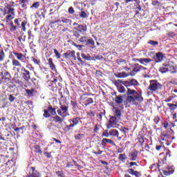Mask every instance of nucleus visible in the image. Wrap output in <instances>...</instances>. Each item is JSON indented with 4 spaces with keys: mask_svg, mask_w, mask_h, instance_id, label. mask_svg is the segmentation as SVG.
Wrapping results in <instances>:
<instances>
[{
    "mask_svg": "<svg viewBox=\"0 0 177 177\" xmlns=\"http://www.w3.org/2000/svg\"><path fill=\"white\" fill-rule=\"evenodd\" d=\"M13 55L16 56L17 60H20V62H23V57H24V55H23V54L14 52Z\"/></svg>",
    "mask_w": 177,
    "mask_h": 177,
    "instance_id": "36",
    "label": "nucleus"
},
{
    "mask_svg": "<svg viewBox=\"0 0 177 177\" xmlns=\"http://www.w3.org/2000/svg\"><path fill=\"white\" fill-rule=\"evenodd\" d=\"M148 44H149V45H152V46H156V45H158V41L154 40H149L148 41Z\"/></svg>",
    "mask_w": 177,
    "mask_h": 177,
    "instance_id": "51",
    "label": "nucleus"
},
{
    "mask_svg": "<svg viewBox=\"0 0 177 177\" xmlns=\"http://www.w3.org/2000/svg\"><path fill=\"white\" fill-rule=\"evenodd\" d=\"M21 71L22 73V78H24V80H25V81H30V80H31V74L30 73L26 68H24V67H22L21 68Z\"/></svg>",
    "mask_w": 177,
    "mask_h": 177,
    "instance_id": "13",
    "label": "nucleus"
},
{
    "mask_svg": "<svg viewBox=\"0 0 177 177\" xmlns=\"http://www.w3.org/2000/svg\"><path fill=\"white\" fill-rule=\"evenodd\" d=\"M167 106H169V110L171 113H174L177 109V102L174 101L173 103H167Z\"/></svg>",
    "mask_w": 177,
    "mask_h": 177,
    "instance_id": "17",
    "label": "nucleus"
},
{
    "mask_svg": "<svg viewBox=\"0 0 177 177\" xmlns=\"http://www.w3.org/2000/svg\"><path fill=\"white\" fill-rule=\"evenodd\" d=\"M10 31L11 32H13L14 31H16L17 30V26H15L13 22H11L10 24Z\"/></svg>",
    "mask_w": 177,
    "mask_h": 177,
    "instance_id": "39",
    "label": "nucleus"
},
{
    "mask_svg": "<svg viewBox=\"0 0 177 177\" xmlns=\"http://www.w3.org/2000/svg\"><path fill=\"white\" fill-rule=\"evenodd\" d=\"M120 131H121V132H123V133H124V135H126L128 131H129V129L122 127H121Z\"/></svg>",
    "mask_w": 177,
    "mask_h": 177,
    "instance_id": "53",
    "label": "nucleus"
},
{
    "mask_svg": "<svg viewBox=\"0 0 177 177\" xmlns=\"http://www.w3.org/2000/svg\"><path fill=\"white\" fill-rule=\"evenodd\" d=\"M5 59V51L2 50V45L0 44V62H3Z\"/></svg>",
    "mask_w": 177,
    "mask_h": 177,
    "instance_id": "32",
    "label": "nucleus"
},
{
    "mask_svg": "<svg viewBox=\"0 0 177 177\" xmlns=\"http://www.w3.org/2000/svg\"><path fill=\"white\" fill-rule=\"evenodd\" d=\"M53 121L55 122V124H62L63 121H64V118L59 115H55L54 117H53Z\"/></svg>",
    "mask_w": 177,
    "mask_h": 177,
    "instance_id": "19",
    "label": "nucleus"
},
{
    "mask_svg": "<svg viewBox=\"0 0 177 177\" xmlns=\"http://www.w3.org/2000/svg\"><path fill=\"white\" fill-rule=\"evenodd\" d=\"M93 96V94H89V93H84L82 95H80V100L82 102V103L84 104V106L86 107L87 106H89L90 104H93V99L91 97H88V96Z\"/></svg>",
    "mask_w": 177,
    "mask_h": 177,
    "instance_id": "6",
    "label": "nucleus"
},
{
    "mask_svg": "<svg viewBox=\"0 0 177 177\" xmlns=\"http://www.w3.org/2000/svg\"><path fill=\"white\" fill-rule=\"evenodd\" d=\"M127 158H128V157H127V155L125 153H122L119 155L118 159L120 161H125V160H127Z\"/></svg>",
    "mask_w": 177,
    "mask_h": 177,
    "instance_id": "40",
    "label": "nucleus"
},
{
    "mask_svg": "<svg viewBox=\"0 0 177 177\" xmlns=\"http://www.w3.org/2000/svg\"><path fill=\"white\" fill-rule=\"evenodd\" d=\"M106 115V111H104L103 112H100L97 115V118H98V120H100V121H102V118L103 117V115Z\"/></svg>",
    "mask_w": 177,
    "mask_h": 177,
    "instance_id": "46",
    "label": "nucleus"
},
{
    "mask_svg": "<svg viewBox=\"0 0 177 177\" xmlns=\"http://www.w3.org/2000/svg\"><path fill=\"white\" fill-rule=\"evenodd\" d=\"M56 175L59 177H66V176H64V173H63L62 170L56 171Z\"/></svg>",
    "mask_w": 177,
    "mask_h": 177,
    "instance_id": "54",
    "label": "nucleus"
},
{
    "mask_svg": "<svg viewBox=\"0 0 177 177\" xmlns=\"http://www.w3.org/2000/svg\"><path fill=\"white\" fill-rule=\"evenodd\" d=\"M28 177H41V174L35 169V167H29V176Z\"/></svg>",
    "mask_w": 177,
    "mask_h": 177,
    "instance_id": "14",
    "label": "nucleus"
},
{
    "mask_svg": "<svg viewBox=\"0 0 177 177\" xmlns=\"http://www.w3.org/2000/svg\"><path fill=\"white\" fill-rule=\"evenodd\" d=\"M64 59H66L68 60H77V57L75 56V50H68L66 53H63L62 55Z\"/></svg>",
    "mask_w": 177,
    "mask_h": 177,
    "instance_id": "10",
    "label": "nucleus"
},
{
    "mask_svg": "<svg viewBox=\"0 0 177 177\" xmlns=\"http://www.w3.org/2000/svg\"><path fill=\"white\" fill-rule=\"evenodd\" d=\"M124 68L129 73V75H131V77H133L135 74L140 71L141 68H143V66H138L137 67L133 68V70H131V68H127V67H125Z\"/></svg>",
    "mask_w": 177,
    "mask_h": 177,
    "instance_id": "12",
    "label": "nucleus"
},
{
    "mask_svg": "<svg viewBox=\"0 0 177 177\" xmlns=\"http://www.w3.org/2000/svg\"><path fill=\"white\" fill-rule=\"evenodd\" d=\"M114 85L116 86L119 93H125L126 89L124 87V85L127 88V100L129 103L133 104L134 106H139L145 99L142 95V91H136V90L131 89L130 86H139L140 84L136 79H131L127 81H123L121 80H117L114 82Z\"/></svg>",
    "mask_w": 177,
    "mask_h": 177,
    "instance_id": "1",
    "label": "nucleus"
},
{
    "mask_svg": "<svg viewBox=\"0 0 177 177\" xmlns=\"http://www.w3.org/2000/svg\"><path fill=\"white\" fill-rule=\"evenodd\" d=\"M1 74L3 75V79L4 80H8L10 77V73L8 71H6L4 73L1 72Z\"/></svg>",
    "mask_w": 177,
    "mask_h": 177,
    "instance_id": "37",
    "label": "nucleus"
},
{
    "mask_svg": "<svg viewBox=\"0 0 177 177\" xmlns=\"http://www.w3.org/2000/svg\"><path fill=\"white\" fill-rule=\"evenodd\" d=\"M154 60L156 63H161L164 60V54L162 53H156Z\"/></svg>",
    "mask_w": 177,
    "mask_h": 177,
    "instance_id": "18",
    "label": "nucleus"
},
{
    "mask_svg": "<svg viewBox=\"0 0 177 177\" xmlns=\"http://www.w3.org/2000/svg\"><path fill=\"white\" fill-rule=\"evenodd\" d=\"M44 154L47 158H52V152H44Z\"/></svg>",
    "mask_w": 177,
    "mask_h": 177,
    "instance_id": "58",
    "label": "nucleus"
},
{
    "mask_svg": "<svg viewBox=\"0 0 177 177\" xmlns=\"http://www.w3.org/2000/svg\"><path fill=\"white\" fill-rule=\"evenodd\" d=\"M26 26H27V21L26 20H24L22 22H21V26L22 28V31H24V32H26Z\"/></svg>",
    "mask_w": 177,
    "mask_h": 177,
    "instance_id": "45",
    "label": "nucleus"
},
{
    "mask_svg": "<svg viewBox=\"0 0 177 177\" xmlns=\"http://www.w3.org/2000/svg\"><path fill=\"white\" fill-rule=\"evenodd\" d=\"M32 31L31 30H29L28 31V39H31V38H34V35H32Z\"/></svg>",
    "mask_w": 177,
    "mask_h": 177,
    "instance_id": "57",
    "label": "nucleus"
},
{
    "mask_svg": "<svg viewBox=\"0 0 177 177\" xmlns=\"http://www.w3.org/2000/svg\"><path fill=\"white\" fill-rule=\"evenodd\" d=\"M129 157H130L131 161H136V160H138V151L134 149L129 154Z\"/></svg>",
    "mask_w": 177,
    "mask_h": 177,
    "instance_id": "20",
    "label": "nucleus"
},
{
    "mask_svg": "<svg viewBox=\"0 0 177 177\" xmlns=\"http://www.w3.org/2000/svg\"><path fill=\"white\" fill-rule=\"evenodd\" d=\"M80 120L81 118L80 117H76V118H73L72 119H70L68 121L69 122H72L71 123V124H72L73 127H75L78 125V124H80Z\"/></svg>",
    "mask_w": 177,
    "mask_h": 177,
    "instance_id": "21",
    "label": "nucleus"
},
{
    "mask_svg": "<svg viewBox=\"0 0 177 177\" xmlns=\"http://www.w3.org/2000/svg\"><path fill=\"white\" fill-rule=\"evenodd\" d=\"M26 92L28 96H29L30 97H32V96H34L35 95V93H37V91H35V88L26 89Z\"/></svg>",
    "mask_w": 177,
    "mask_h": 177,
    "instance_id": "25",
    "label": "nucleus"
},
{
    "mask_svg": "<svg viewBox=\"0 0 177 177\" xmlns=\"http://www.w3.org/2000/svg\"><path fill=\"white\" fill-rule=\"evenodd\" d=\"M127 172L130 175H133V176H136V177L142 176V174H140V173L139 171H135L133 169H128Z\"/></svg>",
    "mask_w": 177,
    "mask_h": 177,
    "instance_id": "23",
    "label": "nucleus"
},
{
    "mask_svg": "<svg viewBox=\"0 0 177 177\" xmlns=\"http://www.w3.org/2000/svg\"><path fill=\"white\" fill-rule=\"evenodd\" d=\"M109 138L110 136V131L109 130H105L104 132L102 133V137L103 138Z\"/></svg>",
    "mask_w": 177,
    "mask_h": 177,
    "instance_id": "50",
    "label": "nucleus"
},
{
    "mask_svg": "<svg viewBox=\"0 0 177 177\" xmlns=\"http://www.w3.org/2000/svg\"><path fill=\"white\" fill-rule=\"evenodd\" d=\"M12 64L15 67H21V63L16 59H12Z\"/></svg>",
    "mask_w": 177,
    "mask_h": 177,
    "instance_id": "34",
    "label": "nucleus"
},
{
    "mask_svg": "<svg viewBox=\"0 0 177 177\" xmlns=\"http://www.w3.org/2000/svg\"><path fill=\"white\" fill-rule=\"evenodd\" d=\"M79 42H81L82 44H84V45H86V46L91 45V46H95V41H93V39H88V37L83 36L81 37L78 39Z\"/></svg>",
    "mask_w": 177,
    "mask_h": 177,
    "instance_id": "9",
    "label": "nucleus"
},
{
    "mask_svg": "<svg viewBox=\"0 0 177 177\" xmlns=\"http://www.w3.org/2000/svg\"><path fill=\"white\" fill-rule=\"evenodd\" d=\"M53 50H54V53H55V55L56 59H61V57H62V54H60V53H59V51L57 50V49L54 48Z\"/></svg>",
    "mask_w": 177,
    "mask_h": 177,
    "instance_id": "42",
    "label": "nucleus"
},
{
    "mask_svg": "<svg viewBox=\"0 0 177 177\" xmlns=\"http://www.w3.org/2000/svg\"><path fill=\"white\" fill-rule=\"evenodd\" d=\"M162 171L163 175H165V176L172 175V174L175 172L174 167H169V166L163 167Z\"/></svg>",
    "mask_w": 177,
    "mask_h": 177,
    "instance_id": "15",
    "label": "nucleus"
},
{
    "mask_svg": "<svg viewBox=\"0 0 177 177\" xmlns=\"http://www.w3.org/2000/svg\"><path fill=\"white\" fill-rule=\"evenodd\" d=\"M58 115L62 117V118H66L68 114V106L62 104L59 106V109L57 110Z\"/></svg>",
    "mask_w": 177,
    "mask_h": 177,
    "instance_id": "7",
    "label": "nucleus"
},
{
    "mask_svg": "<svg viewBox=\"0 0 177 177\" xmlns=\"http://www.w3.org/2000/svg\"><path fill=\"white\" fill-rule=\"evenodd\" d=\"M106 143H109V145H112V146H115V142L113 141L112 140L106 138Z\"/></svg>",
    "mask_w": 177,
    "mask_h": 177,
    "instance_id": "59",
    "label": "nucleus"
},
{
    "mask_svg": "<svg viewBox=\"0 0 177 177\" xmlns=\"http://www.w3.org/2000/svg\"><path fill=\"white\" fill-rule=\"evenodd\" d=\"M92 60H102V59H103V56L102 55H97L95 57H93Z\"/></svg>",
    "mask_w": 177,
    "mask_h": 177,
    "instance_id": "61",
    "label": "nucleus"
},
{
    "mask_svg": "<svg viewBox=\"0 0 177 177\" xmlns=\"http://www.w3.org/2000/svg\"><path fill=\"white\" fill-rule=\"evenodd\" d=\"M48 66H49L50 68L53 71H56V65H55V64L53 63V59L48 58Z\"/></svg>",
    "mask_w": 177,
    "mask_h": 177,
    "instance_id": "24",
    "label": "nucleus"
},
{
    "mask_svg": "<svg viewBox=\"0 0 177 177\" xmlns=\"http://www.w3.org/2000/svg\"><path fill=\"white\" fill-rule=\"evenodd\" d=\"M122 115V113H121V110L116 109L115 111V116H113V117H116V119H118V120H121Z\"/></svg>",
    "mask_w": 177,
    "mask_h": 177,
    "instance_id": "35",
    "label": "nucleus"
},
{
    "mask_svg": "<svg viewBox=\"0 0 177 177\" xmlns=\"http://www.w3.org/2000/svg\"><path fill=\"white\" fill-rule=\"evenodd\" d=\"M101 145H102V147H106V146H107L106 138L102 139Z\"/></svg>",
    "mask_w": 177,
    "mask_h": 177,
    "instance_id": "56",
    "label": "nucleus"
},
{
    "mask_svg": "<svg viewBox=\"0 0 177 177\" xmlns=\"http://www.w3.org/2000/svg\"><path fill=\"white\" fill-rule=\"evenodd\" d=\"M160 121H161V119L160 118V117L158 115L155 116V118L153 119L155 125H158V122H160Z\"/></svg>",
    "mask_w": 177,
    "mask_h": 177,
    "instance_id": "49",
    "label": "nucleus"
},
{
    "mask_svg": "<svg viewBox=\"0 0 177 177\" xmlns=\"http://www.w3.org/2000/svg\"><path fill=\"white\" fill-rule=\"evenodd\" d=\"M165 67L162 66L160 68L159 71L162 73V74H164L165 73H168L169 69L168 67H169V64H163Z\"/></svg>",
    "mask_w": 177,
    "mask_h": 177,
    "instance_id": "28",
    "label": "nucleus"
},
{
    "mask_svg": "<svg viewBox=\"0 0 177 177\" xmlns=\"http://www.w3.org/2000/svg\"><path fill=\"white\" fill-rule=\"evenodd\" d=\"M68 12L69 13V15H74L75 13V10H74V8L71 6L68 10Z\"/></svg>",
    "mask_w": 177,
    "mask_h": 177,
    "instance_id": "52",
    "label": "nucleus"
},
{
    "mask_svg": "<svg viewBox=\"0 0 177 177\" xmlns=\"http://www.w3.org/2000/svg\"><path fill=\"white\" fill-rule=\"evenodd\" d=\"M71 105L72 106V109H78V103L75 101H71Z\"/></svg>",
    "mask_w": 177,
    "mask_h": 177,
    "instance_id": "47",
    "label": "nucleus"
},
{
    "mask_svg": "<svg viewBox=\"0 0 177 177\" xmlns=\"http://www.w3.org/2000/svg\"><path fill=\"white\" fill-rule=\"evenodd\" d=\"M135 62H140L141 64L146 63L147 64L149 63H151L152 60L150 58H141V59H134Z\"/></svg>",
    "mask_w": 177,
    "mask_h": 177,
    "instance_id": "22",
    "label": "nucleus"
},
{
    "mask_svg": "<svg viewBox=\"0 0 177 177\" xmlns=\"http://www.w3.org/2000/svg\"><path fill=\"white\" fill-rule=\"evenodd\" d=\"M174 135V130L172 129H169V131H163L160 133V139L166 142L167 146H169L171 143H172V140L175 139V137L173 136Z\"/></svg>",
    "mask_w": 177,
    "mask_h": 177,
    "instance_id": "3",
    "label": "nucleus"
},
{
    "mask_svg": "<svg viewBox=\"0 0 177 177\" xmlns=\"http://www.w3.org/2000/svg\"><path fill=\"white\" fill-rule=\"evenodd\" d=\"M79 16L82 19H86V17H88V14H86V12H85L84 11H82L79 13Z\"/></svg>",
    "mask_w": 177,
    "mask_h": 177,
    "instance_id": "43",
    "label": "nucleus"
},
{
    "mask_svg": "<svg viewBox=\"0 0 177 177\" xmlns=\"http://www.w3.org/2000/svg\"><path fill=\"white\" fill-rule=\"evenodd\" d=\"M73 37L76 38V39H80L81 35H85L86 32L88 31V26L86 24H81L77 22L73 23Z\"/></svg>",
    "mask_w": 177,
    "mask_h": 177,
    "instance_id": "2",
    "label": "nucleus"
},
{
    "mask_svg": "<svg viewBox=\"0 0 177 177\" xmlns=\"http://www.w3.org/2000/svg\"><path fill=\"white\" fill-rule=\"evenodd\" d=\"M50 115H56V108H53L52 105L48 106L47 109L44 110L43 117L49 118Z\"/></svg>",
    "mask_w": 177,
    "mask_h": 177,
    "instance_id": "8",
    "label": "nucleus"
},
{
    "mask_svg": "<svg viewBox=\"0 0 177 177\" xmlns=\"http://www.w3.org/2000/svg\"><path fill=\"white\" fill-rule=\"evenodd\" d=\"M117 120L118 119L116 117H114V116L111 117L109 121V124L106 125L107 129H111V128H115V125H116L115 121H117Z\"/></svg>",
    "mask_w": 177,
    "mask_h": 177,
    "instance_id": "16",
    "label": "nucleus"
},
{
    "mask_svg": "<svg viewBox=\"0 0 177 177\" xmlns=\"http://www.w3.org/2000/svg\"><path fill=\"white\" fill-rule=\"evenodd\" d=\"M76 140H82L85 138V134L78 133L74 136Z\"/></svg>",
    "mask_w": 177,
    "mask_h": 177,
    "instance_id": "33",
    "label": "nucleus"
},
{
    "mask_svg": "<svg viewBox=\"0 0 177 177\" xmlns=\"http://www.w3.org/2000/svg\"><path fill=\"white\" fill-rule=\"evenodd\" d=\"M113 100H115L117 104H121V103L124 102V99H122V95H116V97L113 98Z\"/></svg>",
    "mask_w": 177,
    "mask_h": 177,
    "instance_id": "26",
    "label": "nucleus"
},
{
    "mask_svg": "<svg viewBox=\"0 0 177 177\" xmlns=\"http://www.w3.org/2000/svg\"><path fill=\"white\" fill-rule=\"evenodd\" d=\"M74 127L71 124L69 125H66L65 127H64V131H66V132H70V131H73Z\"/></svg>",
    "mask_w": 177,
    "mask_h": 177,
    "instance_id": "41",
    "label": "nucleus"
},
{
    "mask_svg": "<svg viewBox=\"0 0 177 177\" xmlns=\"http://www.w3.org/2000/svg\"><path fill=\"white\" fill-rule=\"evenodd\" d=\"M8 15L6 17V21L8 23L10 21V20H13L15 19V8H12L9 3H6L4 6V14L3 16Z\"/></svg>",
    "mask_w": 177,
    "mask_h": 177,
    "instance_id": "4",
    "label": "nucleus"
},
{
    "mask_svg": "<svg viewBox=\"0 0 177 177\" xmlns=\"http://www.w3.org/2000/svg\"><path fill=\"white\" fill-rule=\"evenodd\" d=\"M38 8H39V2H35L31 6H30V9H38Z\"/></svg>",
    "mask_w": 177,
    "mask_h": 177,
    "instance_id": "48",
    "label": "nucleus"
},
{
    "mask_svg": "<svg viewBox=\"0 0 177 177\" xmlns=\"http://www.w3.org/2000/svg\"><path fill=\"white\" fill-rule=\"evenodd\" d=\"M35 153H37L38 154H42V149H41V146L35 145Z\"/></svg>",
    "mask_w": 177,
    "mask_h": 177,
    "instance_id": "38",
    "label": "nucleus"
},
{
    "mask_svg": "<svg viewBox=\"0 0 177 177\" xmlns=\"http://www.w3.org/2000/svg\"><path fill=\"white\" fill-rule=\"evenodd\" d=\"M162 89V84L158 82L157 80H152L149 81V85L147 87L148 91H151V92H157V91H160Z\"/></svg>",
    "mask_w": 177,
    "mask_h": 177,
    "instance_id": "5",
    "label": "nucleus"
},
{
    "mask_svg": "<svg viewBox=\"0 0 177 177\" xmlns=\"http://www.w3.org/2000/svg\"><path fill=\"white\" fill-rule=\"evenodd\" d=\"M109 136H115L116 138H118V136H120V133L117 129H111L109 130Z\"/></svg>",
    "mask_w": 177,
    "mask_h": 177,
    "instance_id": "29",
    "label": "nucleus"
},
{
    "mask_svg": "<svg viewBox=\"0 0 177 177\" xmlns=\"http://www.w3.org/2000/svg\"><path fill=\"white\" fill-rule=\"evenodd\" d=\"M99 127H100V125L97 124L95 125L94 132L95 133H97V132H99Z\"/></svg>",
    "mask_w": 177,
    "mask_h": 177,
    "instance_id": "62",
    "label": "nucleus"
},
{
    "mask_svg": "<svg viewBox=\"0 0 177 177\" xmlns=\"http://www.w3.org/2000/svg\"><path fill=\"white\" fill-rule=\"evenodd\" d=\"M81 56L82 57V59H84V61H86V60H95V58H92V57H91V55L89 54H85V53H82L81 54Z\"/></svg>",
    "mask_w": 177,
    "mask_h": 177,
    "instance_id": "30",
    "label": "nucleus"
},
{
    "mask_svg": "<svg viewBox=\"0 0 177 177\" xmlns=\"http://www.w3.org/2000/svg\"><path fill=\"white\" fill-rule=\"evenodd\" d=\"M19 5L21 6L22 9H24V10H27V4H26V3H19Z\"/></svg>",
    "mask_w": 177,
    "mask_h": 177,
    "instance_id": "60",
    "label": "nucleus"
},
{
    "mask_svg": "<svg viewBox=\"0 0 177 177\" xmlns=\"http://www.w3.org/2000/svg\"><path fill=\"white\" fill-rule=\"evenodd\" d=\"M115 75L117 78H127V77H128L129 74H127L126 72L123 71V72L115 74Z\"/></svg>",
    "mask_w": 177,
    "mask_h": 177,
    "instance_id": "27",
    "label": "nucleus"
},
{
    "mask_svg": "<svg viewBox=\"0 0 177 177\" xmlns=\"http://www.w3.org/2000/svg\"><path fill=\"white\" fill-rule=\"evenodd\" d=\"M57 79H54V80L52 81L51 86H50V90L52 91L53 95H57L59 91H60V88H59V86H57Z\"/></svg>",
    "mask_w": 177,
    "mask_h": 177,
    "instance_id": "11",
    "label": "nucleus"
},
{
    "mask_svg": "<svg viewBox=\"0 0 177 177\" xmlns=\"http://www.w3.org/2000/svg\"><path fill=\"white\" fill-rule=\"evenodd\" d=\"M169 157H171V151L168 150L166 152V156H165V160H167V158H169Z\"/></svg>",
    "mask_w": 177,
    "mask_h": 177,
    "instance_id": "63",
    "label": "nucleus"
},
{
    "mask_svg": "<svg viewBox=\"0 0 177 177\" xmlns=\"http://www.w3.org/2000/svg\"><path fill=\"white\" fill-rule=\"evenodd\" d=\"M31 60H32V62H33V63H34L35 64H39V63H41V61H39V60L35 59L34 57H31Z\"/></svg>",
    "mask_w": 177,
    "mask_h": 177,
    "instance_id": "55",
    "label": "nucleus"
},
{
    "mask_svg": "<svg viewBox=\"0 0 177 177\" xmlns=\"http://www.w3.org/2000/svg\"><path fill=\"white\" fill-rule=\"evenodd\" d=\"M74 167V165H73V162H68L66 165V168H71Z\"/></svg>",
    "mask_w": 177,
    "mask_h": 177,
    "instance_id": "64",
    "label": "nucleus"
},
{
    "mask_svg": "<svg viewBox=\"0 0 177 177\" xmlns=\"http://www.w3.org/2000/svg\"><path fill=\"white\" fill-rule=\"evenodd\" d=\"M8 100L10 103H13L16 100V97L13 95V94L8 95Z\"/></svg>",
    "mask_w": 177,
    "mask_h": 177,
    "instance_id": "44",
    "label": "nucleus"
},
{
    "mask_svg": "<svg viewBox=\"0 0 177 177\" xmlns=\"http://www.w3.org/2000/svg\"><path fill=\"white\" fill-rule=\"evenodd\" d=\"M61 21L65 24H67L68 26H71V23H73L71 19H66L64 17H61Z\"/></svg>",
    "mask_w": 177,
    "mask_h": 177,
    "instance_id": "31",
    "label": "nucleus"
}]
</instances>
